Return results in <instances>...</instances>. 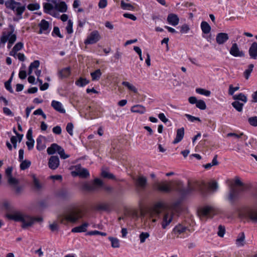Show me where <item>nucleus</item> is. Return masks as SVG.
<instances>
[{
    "mask_svg": "<svg viewBox=\"0 0 257 257\" xmlns=\"http://www.w3.org/2000/svg\"><path fill=\"white\" fill-rule=\"evenodd\" d=\"M66 30L68 34H71L73 33V22L70 20L68 21Z\"/></svg>",
    "mask_w": 257,
    "mask_h": 257,
    "instance_id": "51",
    "label": "nucleus"
},
{
    "mask_svg": "<svg viewBox=\"0 0 257 257\" xmlns=\"http://www.w3.org/2000/svg\"><path fill=\"white\" fill-rule=\"evenodd\" d=\"M244 104L245 103L240 102L239 101H235L231 103V105L237 111L241 112Z\"/></svg>",
    "mask_w": 257,
    "mask_h": 257,
    "instance_id": "36",
    "label": "nucleus"
},
{
    "mask_svg": "<svg viewBox=\"0 0 257 257\" xmlns=\"http://www.w3.org/2000/svg\"><path fill=\"white\" fill-rule=\"evenodd\" d=\"M155 189L163 192H169L172 190V187L170 184L167 182H157L154 185Z\"/></svg>",
    "mask_w": 257,
    "mask_h": 257,
    "instance_id": "10",
    "label": "nucleus"
},
{
    "mask_svg": "<svg viewBox=\"0 0 257 257\" xmlns=\"http://www.w3.org/2000/svg\"><path fill=\"white\" fill-rule=\"evenodd\" d=\"M230 54L234 57H242L244 54L242 51H240L236 43L232 44L229 51Z\"/></svg>",
    "mask_w": 257,
    "mask_h": 257,
    "instance_id": "19",
    "label": "nucleus"
},
{
    "mask_svg": "<svg viewBox=\"0 0 257 257\" xmlns=\"http://www.w3.org/2000/svg\"><path fill=\"white\" fill-rule=\"evenodd\" d=\"M247 217L252 222L257 223V208L248 209L246 213Z\"/></svg>",
    "mask_w": 257,
    "mask_h": 257,
    "instance_id": "18",
    "label": "nucleus"
},
{
    "mask_svg": "<svg viewBox=\"0 0 257 257\" xmlns=\"http://www.w3.org/2000/svg\"><path fill=\"white\" fill-rule=\"evenodd\" d=\"M196 106L197 108L201 110H204L206 108V103L203 100H199L197 101Z\"/></svg>",
    "mask_w": 257,
    "mask_h": 257,
    "instance_id": "47",
    "label": "nucleus"
},
{
    "mask_svg": "<svg viewBox=\"0 0 257 257\" xmlns=\"http://www.w3.org/2000/svg\"><path fill=\"white\" fill-rule=\"evenodd\" d=\"M185 116L188 118V119L189 121H190L191 122H194L195 120H197L198 121H201V120L200 119V118L199 117L192 116L190 114H185Z\"/></svg>",
    "mask_w": 257,
    "mask_h": 257,
    "instance_id": "57",
    "label": "nucleus"
},
{
    "mask_svg": "<svg viewBox=\"0 0 257 257\" xmlns=\"http://www.w3.org/2000/svg\"><path fill=\"white\" fill-rule=\"evenodd\" d=\"M229 39L228 34L225 33H218L216 37V41L219 45L223 44Z\"/></svg>",
    "mask_w": 257,
    "mask_h": 257,
    "instance_id": "22",
    "label": "nucleus"
},
{
    "mask_svg": "<svg viewBox=\"0 0 257 257\" xmlns=\"http://www.w3.org/2000/svg\"><path fill=\"white\" fill-rule=\"evenodd\" d=\"M217 155H215L214 157V158L212 161V162L210 163H207L206 165H205L204 166V168L206 169H209L211 168V167L218 165V162L217 161Z\"/></svg>",
    "mask_w": 257,
    "mask_h": 257,
    "instance_id": "43",
    "label": "nucleus"
},
{
    "mask_svg": "<svg viewBox=\"0 0 257 257\" xmlns=\"http://www.w3.org/2000/svg\"><path fill=\"white\" fill-rule=\"evenodd\" d=\"M66 130L68 133L71 136L73 135V125L72 123L69 122L67 124Z\"/></svg>",
    "mask_w": 257,
    "mask_h": 257,
    "instance_id": "54",
    "label": "nucleus"
},
{
    "mask_svg": "<svg viewBox=\"0 0 257 257\" xmlns=\"http://www.w3.org/2000/svg\"><path fill=\"white\" fill-rule=\"evenodd\" d=\"M254 65L252 64H250L248 66V68L243 72V75L246 79H248L250 76L251 72L253 70Z\"/></svg>",
    "mask_w": 257,
    "mask_h": 257,
    "instance_id": "40",
    "label": "nucleus"
},
{
    "mask_svg": "<svg viewBox=\"0 0 257 257\" xmlns=\"http://www.w3.org/2000/svg\"><path fill=\"white\" fill-rule=\"evenodd\" d=\"M5 6L7 8L12 10L18 17L14 18V21H18L22 18V14L26 10L24 5H22L20 3L17 2L15 0H7L5 2Z\"/></svg>",
    "mask_w": 257,
    "mask_h": 257,
    "instance_id": "3",
    "label": "nucleus"
},
{
    "mask_svg": "<svg viewBox=\"0 0 257 257\" xmlns=\"http://www.w3.org/2000/svg\"><path fill=\"white\" fill-rule=\"evenodd\" d=\"M218 212V209L213 206H206L202 207L198 210V215L202 220L207 218H212Z\"/></svg>",
    "mask_w": 257,
    "mask_h": 257,
    "instance_id": "4",
    "label": "nucleus"
},
{
    "mask_svg": "<svg viewBox=\"0 0 257 257\" xmlns=\"http://www.w3.org/2000/svg\"><path fill=\"white\" fill-rule=\"evenodd\" d=\"M72 175L74 177L79 176L81 178H87L89 176L88 171L84 168H82L80 165L74 167V170L71 172Z\"/></svg>",
    "mask_w": 257,
    "mask_h": 257,
    "instance_id": "8",
    "label": "nucleus"
},
{
    "mask_svg": "<svg viewBox=\"0 0 257 257\" xmlns=\"http://www.w3.org/2000/svg\"><path fill=\"white\" fill-rule=\"evenodd\" d=\"M35 141L34 140H28L26 142V145L28 147V150H31L34 148Z\"/></svg>",
    "mask_w": 257,
    "mask_h": 257,
    "instance_id": "61",
    "label": "nucleus"
},
{
    "mask_svg": "<svg viewBox=\"0 0 257 257\" xmlns=\"http://www.w3.org/2000/svg\"><path fill=\"white\" fill-rule=\"evenodd\" d=\"M249 55L251 58L257 59V43L253 42L248 50Z\"/></svg>",
    "mask_w": 257,
    "mask_h": 257,
    "instance_id": "23",
    "label": "nucleus"
},
{
    "mask_svg": "<svg viewBox=\"0 0 257 257\" xmlns=\"http://www.w3.org/2000/svg\"><path fill=\"white\" fill-rule=\"evenodd\" d=\"M100 38L99 33L96 31L92 32L85 40L84 43L86 45L92 44L98 42Z\"/></svg>",
    "mask_w": 257,
    "mask_h": 257,
    "instance_id": "11",
    "label": "nucleus"
},
{
    "mask_svg": "<svg viewBox=\"0 0 257 257\" xmlns=\"http://www.w3.org/2000/svg\"><path fill=\"white\" fill-rule=\"evenodd\" d=\"M201 30L204 34H208L211 30V27L206 22H202L201 24Z\"/></svg>",
    "mask_w": 257,
    "mask_h": 257,
    "instance_id": "38",
    "label": "nucleus"
},
{
    "mask_svg": "<svg viewBox=\"0 0 257 257\" xmlns=\"http://www.w3.org/2000/svg\"><path fill=\"white\" fill-rule=\"evenodd\" d=\"M225 232V227L222 225H219L218 227V230L217 234L220 237H223Z\"/></svg>",
    "mask_w": 257,
    "mask_h": 257,
    "instance_id": "56",
    "label": "nucleus"
},
{
    "mask_svg": "<svg viewBox=\"0 0 257 257\" xmlns=\"http://www.w3.org/2000/svg\"><path fill=\"white\" fill-rule=\"evenodd\" d=\"M189 231L186 227L182 224L176 225L173 229V233L178 237H185L188 235V232Z\"/></svg>",
    "mask_w": 257,
    "mask_h": 257,
    "instance_id": "9",
    "label": "nucleus"
},
{
    "mask_svg": "<svg viewBox=\"0 0 257 257\" xmlns=\"http://www.w3.org/2000/svg\"><path fill=\"white\" fill-rule=\"evenodd\" d=\"M173 219V213L171 211L166 212L163 216L162 226L163 228L166 227L171 222Z\"/></svg>",
    "mask_w": 257,
    "mask_h": 257,
    "instance_id": "14",
    "label": "nucleus"
},
{
    "mask_svg": "<svg viewBox=\"0 0 257 257\" xmlns=\"http://www.w3.org/2000/svg\"><path fill=\"white\" fill-rule=\"evenodd\" d=\"M17 34L15 32V27L10 25L9 26V29L2 32L1 36V42L4 46L7 41H16Z\"/></svg>",
    "mask_w": 257,
    "mask_h": 257,
    "instance_id": "5",
    "label": "nucleus"
},
{
    "mask_svg": "<svg viewBox=\"0 0 257 257\" xmlns=\"http://www.w3.org/2000/svg\"><path fill=\"white\" fill-rule=\"evenodd\" d=\"M239 89V87L238 86L236 87H233L232 85H230L229 86L228 89V94L230 95H234V93L235 91L238 90Z\"/></svg>",
    "mask_w": 257,
    "mask_h": 257,
    "instance_id": "48",
    "label": "nucleus"
},
{
    "mask_svg": "<svg viewBox=\"0 0 257 257\" xmlns=\"http://www.w3.org/2000/svg\"><path fill=\"white\" fill-rule=\"evenodd\" d=\"M61 146H59L57 144H52L50 147H48L47 152L49 155H53L56 152L58 153L59 148Z\"/></svg>",
    "mask_w": 257,
    "mask_h": 257,
    "instance_id": "33",
    "label": "nucleus"
},
{
    "mask_svg": "<svg viewBox=\"0 0 257 257\" xmlns=\"http://www.w3.org/2000/svg\"><path fill=\"white\" fill-rule=\"evenodd\" d=\"M24 47V44L22 42L17 43L13 47L12 50L10 52V55L14 57H16L17 52L22 49Z\"/></svg>",
    "mask_w": 257,
    "mask_h": 257,
    "instance_id": "27",
    "label": "nucleus"
},
{
    "mask_svg": "<svg viewBox=\"0 0 257 257\" xmlns=\"http://www.w3.org/2000/svg\"><path fill=\"white\" fill-rule=\"evenodd\" d=\"M53 133L56 135H60L62 132L61 128L60 126H56L52 129Z\"/></svg>",
    "mask_w": 257,
    "mask_h": 257,
    "instance_id": "62",
    "label": "nucleus"
},
{
    "mask_svg": "<svg viewBox=\"0 0 257 257\" xmlns=\"http://www.w3.org/2000/svg\"><path fill=\"white\" fill-rule=\"evenodd\" d=\"M136 185L139 188L143 190L147 185V180L146 177L143 176H139L136 179Z\"/></svg>",
    "mask_w": 257,
    "mask_h": 257,
    "instance_id": "17",
    "label": "nucleus"
},
{
    "mask_svg": "<svg viewBox=\"0 0 257 257\" xmlns=\"http://www.w3.org/2000/svg\"><path fill=\"white\" fill-rule=\"evenodd\" d=\"M89 83V81L86 78L80 77L75 82V84L79 87H83Z\"/></svg>",
    "mask_w": 257,
    "mask_h": 257,
    "instance_id": "39",
    "label": "nucleus"
},
{
    "mask_svg": "<svg viewBox=\"0 0 257 257\" xmlns=\"http://www.w3.org/2000/svg\"><path fill=\"white\" fill-rule=\"evenodd\" d=\"M184 136V128L181 127L177 130L176 136L173 141V144H176L179 143L183 138Z\"/></svg>",
    "mask_w": 257,
    "mask_h": 257,
    "instance_id": "26",
    "label": "nucleus"
},
{
    "mask_svg": "<svg viewBox=\"0 0 257 257\" xmlns=\"http://www.w3.org/2000/svg\"><path fill=\"white\" fill-rule=\"evenodd\" d=\"M102 186V181L99 179H95L92 183H86L84 184L83 188L87 191H93L98 189Z\"/></svg>",
    "mask_w": 257,
    "mask_h": 257,
    "instance_id": "7",
    "label": "nucleus"
},
{
    "mask_svg": "<svg viewBox=\"0 0 257 257\" xmlns=\"http://www.w3.org/2000/svg\"><path fill=\"white\" fill-rule=\"evenodd\" d=\"M70 74V67H66L59 71L58 73V76L61 78L68 77Z\"/></svg>",
    "mask_w": 257,
    "mask_h": 257,
    "instance_id": "32",
    "label": "nucleus"
},
{
    "mask_svg": "<svg viewBox=\"0 0 257 257\" xmlns=\"http://www.w3.org/2000/svg\"><path fill=\"white\" fill-rule=\"evenodd\" d=\"M131 111L135 113L144 114L146 112V109L143 105L137 104L133 106L131 108Z\"/></svg>",
    "mask_w": 257,
    "mask_h": 257,
    "instance_id": "25",
    "label": "nucleus"
},
{
    "mask_svg": "<svg viewBox=\"0 0 257 257\" xmlns=\"http://www.w3.org/2000/svg\"><path fill=\"white\" fill-rule=\"evenodd\" d=\"M40 5L37 3L30 4L27 6V8L30 11L38 10L40 9Z\"/></svg>",
    "mask_w": 257,
    "mask_h": 257,
    "instance_id": "49",
    "label": "nucleus"
},
{
    "mask_svg": "<svg viewBox=\"0 0 257 257\" xmlns=\"http://www.w3.org/2000/svg\"><path fill=\"white\" fill-rule=\"evenodd\" d=\"M196 92L199 94L203 95L206 96H209L211 94L210 91L200 88H196Z\"/></svg>",
    "mask_w": 257,
    "mask_h": 257,
    "instance_id": "44",
    "label": "nucleus"
},
{
    "mask_svg": "<svg viewBox=\"0 0 257 257\" xmlns=\"http://www.w3.org/2000/svg\"><path fill=\"white\" fill-rule=\"evenodd\" d=\"M6 217L9 220L22 222L23 228H27L32 226L36 220H42L41 218H33L30 216L14 210L10 212H7L6 214Z\"/></svg>",
    "mask_w": 257,
    "mask_h": 257,
    "instance_id": "1",
    "label": "nucleus"
},
{
    "mask_svg": "<svg viewBox=\"0 0 257 257\" xmlns=\"http://www.w3.org/2000/svg\"><path fill=\"white\" fill-rule=\"evenodd\" d=\"M27 73L26 71L24 70H22V68L20 69L19 73V77L21 79H24L26 78Z\"/></svg>",
    "mask_w": 257,
    "mask_h": 257,
    "instance_id": "63",
    "label": "nucleus"
},
{
    "mask_svg": "<svg viewBox=\"0 0 257 257\" xmlns=\"http://www.w3.org/2000/svg\"><path fill=\"white\" fill-rule=\"evenodd\" d=\"M60 164L59 158L56 156H51L48 162V166L52 170L56 169Z\"/></svg>",
    "mask_w": 257,
    "mask_h": 257,
    "instance_id": "15",
    "label": "nucleus"
},
{
    "mask_svg": "<svg viewBox=\"0 0 257 257\" xmlns=\"http://www.w3.org/2000/svg\"><path fill=\"white\" fill-rule=\"evenodd\" d=\"M121 8L124 10L133 11L135 9L134 7L130 4L125 3L124 1H121L120 3Z\"/></svg>",
    "mask_w": 257,
    "mask_h": 257,
    "instance_id": "41",
    "label": "nucleus"
},
{
    "mask_svg": "<svg viewBox=\"0 0 257 257\" xmlns=\"http://www.w3.org/2000/svg\"><path fill=\"white\" fill-rule=\"evenodd\" d=\"M176 191L181 195L185 196L187 195L192 192L196 190L197 189L195 188L196 185H192L190 183H189L188 186L187 188H184L182 187V184L181 182H177L176 183Z\"/></svg>",
    "mask_w": 257,
    "mask_h": 257,
    "instance_id": "6",
    "label": "nucleus"
},
{
    "mask_svg": "<svg viewBox=\"0 0 257 257\" xmlns=\"http://www.w3.org/2000/svg\"><path fill=\"white\" fill-rule=\"evenodd\" d=\"M165 207V204L163 202H158L156 203L154 206L153 212L157 215H158L162 209Z\"/></svg>",
    "mask_w": 257,
    "mask_h": 257,
    "instance_id": "30",
    "label": "nucleus"
},
{
    "mask_svg": "<svg viewBox=\"0 0 257 257\" xmlns=\"http://www.w3.org/2000/svg\"><path fill=\"white\" fill-rule=\"evenodd\" d=\"M58 154L60 155L61 158L65 159L69 157V156L65 153L64 150L60 147Z\"/></svg>",
    "mask_w": 257,
    "mask_h": 257,
    "instance_id": "50",
    "label": "nucleus"
},
{
    "mask_svg": "<svg viewBox=\"0 0 257 257\" xmlns=\"http://www.w3.org/2000/svg\"><path fill=\"white\" fill-rule=\"evenodd\" d=\"M88 226L87 223H83V224L75 227L72 229V232H81L85 231L86 227Z\"/></svg>",
    "mask_w": 257,
    "mask_h": 257,
    "instance_id": "37",
    "label": "nucleus"
},
{
    "mask_svg": "<svg viewBox=\"0 0 257 257\" xmlns=\"http://www.w3.org/2000/svg\"><path fill=\"white\" fill-rule=\"evenodd\" d=\"M243 190L242 188L232 186L229 193V199L230 200H234L238 196L239 192Z\"/></svg>",
    "mask_w": 257,
    "mask_h": 257,
    "instance_id": "20",
    "label": "nucleus"
},
{
    "mask_svg": "<svg viewBox=\"0 0 257 257\" xmlns=\"http://www.w3.org/2000/svg\"><path fill=\"white\" fill-rule=\"evenodd\" d=\"M232 98L235 101H241L243 103H246L247 101V98L246 96H245L242 93H240L238 94L234 95L232 96Z\"/></svg>",
    "mask_w": 257,
    "mask_h": 257,
    "instance_id": "34",
    "label": "nucleus"
},
{
    "mask_svg": "<svg viewBox=\"0 0 257 257\" xmlns=\"http://www.w3.org/2000/svg\"><path fill=\"white\" fill-rule=\"evenodd\" d=\"M107 5V0H100L98 6L99 8L100 9H104L105 8Z\"/></svg>",
    "mask_w": 257,
    "mask_h": 257,
    "instance_id": "59",
    "label": "nucleus"
},
{
    "mask_svg": "<svg viewBox=\"0 0 257 257\" xmlns=\"http://www.w3.org/2000/svg\"><path fill=\"white\" fill-rule=\"evenodd\" d=\"M122 84L125 87H127L130 90L134 92V93H137L138 91L137 89L136 88V87L127 81H123L122 82Z\"/></svg>",
    "mask_w": 257,
    "mask_h": 257,
    "instance_id": "42",
    "label": "nucleus"
},
{
    "mask_svg": "<svg viewBox=\"0 0 257 257\" xmlns=\"http://www.w3.org/2000/svg\"><path fill=\"white\" fill-rule=\"evenodd\" d=\"M8 182L11 185L14 187L17 192L19 193L21 191V188L17 186L18 184V181L17 179L12 176H10L8 178Z\"/></svg>",
    "mask_w": 257,
    "mask_h": 257,
    "instance_id": "28",
    "label": "nucleus"
},
{
    "mask_svg": "<svg viewBox=\"0 0 257 257\" xmlns=\"http://www.w3.org/2000/svg\"><path fill=\"white\" fill-rule=\"evenodd\" d=\"M3 208L7 210L8 212L13 210L14 209V206L12 202L9 200H4L2 203Z\"/></svg>",
    "mask_w": 257,
    "mask_h": 257,
    "instance_id": "31",
    "label": "nucleus"
},
{
    "mask_svg": "<svg viewBox=\"0 0 257 257\" xmlns=\"http://www.w3.org/2000/svg\"><path fill=\"white\" fill-rule=\"evenodd\" d=\"M51 106L54 109L60 113H64L65 112V110L63 108L62 104L59 101L52 100L51 102Z\"/></svg>",
    "mask_w": 257,
    "mask_h": 257,
    "instance_id": "24",
    "label": "nucleus"
},
{
    "mask_svg": "<svg viewBox=\"0 0 257 257\" xmlns=\"http://www.w3.org/2000/svg\"><path fill=\"white\" fill-rule=\"evenodd\" d=\"M44 139V137L43 136H40L37 138V139L36 140V142H37L36 148H37V149L39 151H42V150L45 149L46 148V145L44 144V143L43 142Z\"/></svg>",
    "mask_w": 257,
    "mask_h": 257,
    "instance_id": "29",
    "label": "nucleus"
},
{
    "mask_svg": "<svg viewBox=\"0 0 257 257\" xmlns=\"http://www.w3.org/2000/svg\"><path fill=\"white\" fill-rule=\"evenodd\" d=\"M101 75H102V73L101 72V70L99 69L96 70L94 72H91L90 73V75L91 76L92 81L98 80L100 79Z\"/></svg>",
    "mask_w": 257,
    "mask_h": 257,
    "instance_id": "35",
    "label": "nucleus"
},
{
    "mask_svg": "<svg viewBox=\"0 0 257 257\" xmlns=\"http://www.w3.org/2000/svg\"><path fill=\"white\" fill-rule=\"evenodd\" d=\"M40 65V62L39 60H35L32 63H31L29 66V67H30L32 69H36L39 67Z\"/></svg>",
    "mask_w": 257,
    "mask_h": 257,
    "instance_id": "60",
    "label": "nucleus"
},
{
    "mask_svg": "<svg viewBox=\"0 0 257 257\" xmlns=\"http://www.w3.org/2000/svg\"><path fill=\"white\" fill-rule=\"evenodd\" d=\"M21 163L20 164V168L21 170H24L27 168H28L31 165V162L30 161L25 160L21 161Z\"/></svg>",
    "mask_w": 257,
    "mask_h": 257,
    "instance_id": "45",
    "label": "nucleus"
},
{
    "mask_svg": "<svg viewBox=\"0 0 257 257\" xmlns=\"http://www.w3.org/2000/svg\"><path fill=\"white\" fill-rule=\"evenodd\" d=\"M51 2L54 4V10L61 13H64L67 11V6L65 2L63 1L57 2V0H52Z\"/></svg>",
    "mask_w": 257,
    "mask_h": 257,
    "instance_id": "13",
    "label": "nucleus"
},
{
    "mask_svg": "<svg viewBox=\"0 0 257 257\" xmlns=\"http://www.w3.org/2000/svg\"><path fill=\"white\" fill-rule=\"evenodd\" d=\"M167 20L168 23L173 26H177L179 22V17L175 14L171 13L169 14Z\"/></svg>",
    "mask_w": 257,
    "mask_h": 257,
    "instance_id": "21",
    "label": "nucleus"
},
{
    "mask_svg": "<svg viewBox=\"0 0 257 257\" xmlns=\"http://www.w3.org/2000/svg\"><path fill=\"white\" fill-rule=\"evenodd\" d=\"M249 123L253 126H257V116H252L248 118Z\"/></svg>",
    "mask_w": 257,
    "mask_h": 257,
    "instance_id": "52",
    "label": "nucleus"
},
{
    "mask_svg": "<svg viewBox=\"0 0 257 257\" xmlns=\"http://www.w3.org/2000/svg\"><path fill=\"white\" fill-rule=\"evenodd\" d=\"M218 188V185L215 181H212L209 183L208 188L209 190L212 191H215Z\"/></svg>",
    "mask_w": 257,
    "mask_h": 257,
    "instance_id": "53",
    "label": "nucleus"
},
{
    "mask_svg": "<svg viewBox=\"0 0 257 257\" xmlns=\"http://www.w3.org/2000/svg\"><path fill=\"white\" fill-rule=\"evenodd\" d=\"M102 176L104 178H107L109 179H113L114 176L112 174H111L107 171H103L101 173Z\"/></svg>",
    "mask_w": 257,
    "mask_h": 257,
    "instance_id": "58",
    "label": "nucleus"
},
{
    "mask_svg": "<svg viewBox=\"0 0 257 257\" xmlns=\"http://www.w3.org/2000/svg\"><path fill=\"white\" fill-rule=\"evenodd\" d=\"M83 216L81 210L79 209H74L67 211L58 216L57 221L64 225H67L69 223L76 222Z\"/></svg>",
    "mask_w": 257,
    "mask_h": 257,
    "instance_id": "2",
    "label": "nucleus"
},
{
    "mask_svg": "<svg viewBox=\"0 0 257 257\" xmlns=\"http://www.w3.org/2000/svg\"><path fill=\"white\" fill-rule=\"evenodd\" d=\"M44 11L45 13L48 14L54 17H57L58 14L55 12L53 11L54 6L52 4L47 3L43 4Z\"/></svg>",
    "mask_w": 257,
    "mask_h": 257,
    "instance_id": "16",
    "label": "nucleus"
},
{
    "mask_svg": "<svg viewBox=\"0 0 257 257\" xmlns=\"http://www.w3.org/2000/svg\"><path fill=\"white\" fill-rule=\"evenodd\" d=\"M189 30V27L187 24H184L180 27V32L182 34L187 33Z\"/></svg>",
    "mask_w": 257,
    "mask_h": 257,
    "instance_id": "55",
    "label": "nucleus"
},
{
    "mask_svg": "<svg viewBox=\"0 0 257 257\" xmlns=\"http://www.w3.org/2000/svg\"><path fill=\"white\" fill-rule=\"evenodd\" d=\"M3 112L4 113L8 116H14V113L12 112V111L8 107H5L3 108Z\"/></svg>",
    "mask_w": 257,
    "mask_h": 257,
    "instance_id": "64",
    "label": "nucleus"
},
{
    "mask_svg": "<svg viewBox=\"0 0 257 257\" xmlns=\"http://www.w3.org/2000/svg\"><path fill=\"white\" fill-rule=\"evenodd\" d=\"M33 180L35 188L38 190L42 188V185L36 178V176L34 175H33Z\"/></svg>",
    "mask_w": 257,
    "mask_h": 257,
    "instance_id": "46",
    "label": "nucleus"
},
{
    "mask_svg": "<svg viewBox=\"0 0 257 257\" xmlns=\"http://www.w3.org/2000/svg\"><path fill=\"white\" fill-rule=\"evenodd\" d=\"M40 28L39 34H48L50 31V24L45 20H42L38 25Z\"/></svg>",
    "mask_w": 257,
    "mask_h": 257,
    "instance_id": "12",
    "label": "nucleus"
}]
</instances>
